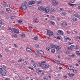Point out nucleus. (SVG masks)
Instances as JSON below:
<instances>
[{"label":"nucleus","mask_w":80,"mask_h":80,"mask_svg":"<svg viewBox=\"0 0 80 80\" xmlns=\"http://www.w3.org/2000/svg\"><path fill=\"white\" fill-rule=\"evenodd\" d=\"M26 50L28 52H32V50L30 49V48H26Z\"/></svg>","instance_id":"ddd939ff"},{"label":"nucleus","mask_w":80,"mask_h":80,"mask_svg":"<svg viewBox=\"0 0 80 80\" xmlns=\"http://www.w3.org/2000/svg\"><path fill=\"white\" fill-rule=\"evenodd\" d=\"M62 68L61 67H59V70H61Z\"/></svg>","instance_id":"69168bd1"},{"label":"nucleus","mask_w":80,"mask_h":80,"mask_svg":"<svg viewBox=\"0 0 80 80\" xmlns=\"http://www.w3.org/2000/svg\"><path fill=\"white\" fill-rule=\"evenodd\" d=\"M69 5H70V6H72L73 4H71V3H68Z\"/></svg>","instance_id":"5fc2aeb1"},{"label":"nucleus","mask_w":80,"mask_h":80,"mask_svg":"<svg viewBox=\"0 0 80 80\" xmlns=\"http://www.w3.org/2000/svg\"><path fill=\"white\" fill-rule=\"evenodd\" d=\"M53 61L55 62V63H58L59 64L60 63V62L59 61L55 59H53Z\"/></svg>","instance_id":"dca6fc26"},{"label":"nucleus","mask_w":80,"mask_h":80,"mask_svg":"<svg viewBox=\"0 0 80 80\" xmlns=\"http://www.w3.org/2000/svg\"><path fill=\"white\" fill-rule=\"evenodd\" d=\"M3 5H4L5 7H8V4L7 3L3 4Z\"/></svg>","instance_id":"473e14b6"},{"label":"nucleus","mask_w":80,"mask_h":80,"mask_svg":"<svg viewBox=\"0 0 80 80\" xmlns=\"http://www.w3.org/2000/svg\"><path fill=\"white\" fill-rule=\"evenodd\" d=\"M25 35L24 34H21V37H22V38H23L25 37Z\"/></svg>","instance_id":"cd10ccee"},{"label":"nucleus","mask_w":80,"mask_h":80,"mask_svg":"<svg viewBox=\"0 0 80 80\" xmlns=\"http://www.w3.org/2000/svg\"><path fill=\"white\" fill-rule=\"evenodd\" d=\"M78 62L79 63H80V59H79L78 60Z\"/></svg>","instance_id":"774afa93"},{"label":"nucleus","mask_w":80,"mask_h":80,"mask_svg":"<svg viewBox=\"0 0 80 80\" xmlns=\"http://www.w3.org/2000/svg\"><path fill=\"white\" fill-rule=\"evenodd\" d=\"M73 42H68V44L69 45H71L72 44H73Z\"/></svg>","instance_id":"e433bc0d"},{"label":"nucleus","mask_w":80,"mask_h":80,"mask_svg":"<svg viewBox=\"0 0 80 80\" xmlns=\"http://www.w3.org/2000/svg\"><path fill=\"white\" fill-rule=\"evenodd\" d=\"M18 23H22V21L18 20Z\"/></svg>","instance_id":"de8ad7c7"},{"label":"nucleus","mask_w":80,"mask_h":80,"mask_svg":"<svg viewBox=\"0 0 80 80\" xmlns=\"http://www.w3.org/2000/svg\"><path fill=\"white\" fill-rule=\"evenodd\" d=\"M1 13L2 15H4V12L3 11H1Z\"/></svg>","instance_id":"09e8293b"},{"label":"nucleus","mask_w":80,"mask_h":80,"mask_svg":"<svg viewBox=\"0 0 80 80\" xmlns=\"http://www.w3.org/2000/svg\"><path fill=\"white\" fill-rule=\"evenodd\" d=\"M45 66L46 65H45V64H42V67L43 68H45Z\"/></svg>","instance_id":"2f4dec72"},{"label":"nucleus","mask_w":80,"mask_h":80,"mask_svg":"<svg viewBox=\"0 0 80 80\" xmlns=\"http://www.w3.org/2000/svg\"><path fill=\"white\" fill-rule=\"evenodd\" d=\"M14 18H14V16H12L11 17V19H14Z\"/></svg>","instance_id":"13d9d810"},{"label":"nucleus","mask_w":80,"mask_h":80,"mask_svg":"<svg viewBox=\"0 0 80 80\" xmlns=\"http://www.w3.org/2000/svg\"><path fill=\"white\" fill-rule=\"evenodd\" d=\"M62 14L63 15H65V12H62Z\"/></svg>","instance_id":"052dcab7"},{"label":"nucleus","mask_w":80,"mask_h":80,"mask_svg":"<svg viewBox=\"0 0 80 80\" xmlns=\"http://www.w3.org/2000/svg\"><path fill=\"white\" fill-rule=\"evenodd\" d=\"M77 17H78V18H80V15H78V16H77Z\"/></svg>","instance_id":"e2e57ef3"},{"label":"nucleus","mask_w":80,"mask_h":80,"mask_svg":"<svg viewBox=\"0 0 80 80\" xmlns=\"http://www.w3.org/2000/svg\"><path fill=\"white\" fill-rule=\"evenodd\" d=\"M71 66H68V68L69 70H71Z\"/></svg>","instance_id":"680f3d73"},{"label":"nucleus","mask_w":80,"mask_h":80,"mask_svg":"<svg viewBox=\"0 0 80 80\" xmlns=\"http://www.w3.org/2000/svg\"><path fill=\"white\" fill-rule=\"evenodd\" d=\"M36 72L38 73H40L42 72V70L38 69L37 70Z\"/></svg>","instance_id":"aec40b11"},{"label":"nucleus","mask_w":80,"mask_h":80,"mask_svg":"<svg viewBox=\"0 0 80 80\" xmlns=\"http://www.w3.org/2000/svg\"><path fill=\"white\" fill-rule=\"evenodd\" d=\"M78 15V14H74V16H75V17H77Z\"/></svg>","instance_id":"0e129e2a"},{"label":"nucleus","mask_w":80,"mask_h":80,"mask_svg":"<svg viewBox=\"0 0 80 80\" xmlns=\"http://www.w3.org/2000/svg\"><path fill=\"white\" fill-rule=\"evenodd\" d=\"M14 33H19V31L18 29H17L15 28H13L12 29Z\"/></svg>","instance_id":"39448f33"},{"label":"nucleus","mask_w":80,"mask_h":80,"mask_svg":"<svg viewBox=\"0 0 80 80\" xmlns=\"http://www.w3.org/2000/svg\"><path fill=\"white\" fill-rule=\"evenodd\" d=\"M2 68H6L5 66V65H3Z\"/></svg>","instance_id":"6e6d98bb"},{"label":"nucleus","mask_w":80,"mask_h":80,"mask_svg":"<svg viewBox=\"0 0 80 80\" xmlns=\"http://www.w3.org/2000/svg\"><path fill=\"white\" fill-rule=\"evenodd\" d=\"M73 73H77V71L76 70H73Z\"/></svg>","instance_id":"ea45409f"},{"label":"nucleus","mask_w":80,"mask_h":80,"mask_svg":"<svg viewBox=\"0 0 80 80\" xmlns=\"http://www.w3.org/2000/svg\"><path fill=\"white\" fill-rule=\"evenodd\" d=\"M58 32L59 33H60L61 35H63V32L62 31V30H59L58 31Z\"/></svg>","instance_id":"f3484780"},{"label":"nucleus","mask_w":80,"mask_h":80,"mask_svg":"<svg viewBox=\"0 0 80 80\" xmlns=\"http://www.w3.org/2000/svg\"><path fill=\"white\" fill-rule=\"evenodd\" d=\"M57 46L55 45H53L52 44H51V48H57Z\"/></svg>","instance_id":"f8f14e48"},{"label":"nucleus","mask_w":80,"mask_h":80,"mask_svg":"<svg viewBox=\"0 0 80 80\" xmlns=\"http://www.w3.org/2000/svg\"><path fill=\"white\" fill-rule=\"evenodd\" d=\"M75 48V49H78V46L77 45H76Z\"/></svg>","instance_id":"a19ab883"},{"label":"nucleus","mask_w":80,"mask_h":80,"mask_svg":"<svg viewBox=\"0 0 80 80\" xmlns=\"http://www.w3.org/2000/svg\"><path fill=\"white\" fill-rule=\"evenodd\" d=\"M7 73V71L5 70H2L0 71V73L1 74L2 77L5 76L6 73Z\"/></svg>","instance_id":"f03ea898"},{"label":"nucleus","mask_w":80,"mask_h":80,"mask_svg":"<svg viewBox=\"0 0 80 80\" xmlns=\"http://www.w3.org/2000/svg\"><path fill=\"white\" fill-rule=\"evenodd\" d=\"M24 5H27V2L25 1L24 2Z\"/></svg>","instance_id":"8fccbe9b"},{"label":"nucleus","mask_w":80,"mask_h":80,"mask_svg":"<svg viewBox=\"0 0 80 80\" xmlns=\"http://www.w3.org/2000/svg\"><path fill=\"white\" fill-rule=\"evenodd\" d=\"M57 9L55 8H51V12H54L56 11Z\"/></svg>","instance_id":"9d476101"},{"label":"nucleus","mask_w":80,"mask_h":80,"mask_svg":"<svg viewBox=\"0 0 80 80\" xmlns=\"http://www.w3.org/2000/svg\"><path fill=\"white\" fill-rule=\"evenodd\" d=\"M69 57H75V55L72 54V55L69 56Z\"/></svg>","instance_id":"4c0bfd02"},{"label":"nucleus","mask_w":80,"mask_h":80,"mask_svg":"<svg viewBox=\"0 0 80 80\" xmlns=\"http://www.w3.org/2000/svg\"><path fill=\"white\" fill-rule=\"evenodd\" d=\"M51 52L52 53H55V50L54 49H52L51 50Z\"/></svg>","instance_id":"a878e982"},{"label":"nucleus","mask_w":80,"mask_h":80,"mask_svg":"<svg viewBox=\"0 0 80 80\" xmlns=\"http://www.w3.org/2000/svg\"><path fill=\"white\" fill-rule=\"evenodd\" d=\"M76 53H77V54H78V55H80V53H79V51H77L76 52Z\"/></svg>","instance_id":"f704fd0d"},{"label":"nucleus","mask_w":80,"mask_h":80,"mask_svg":"<svg viewBox=\"0 0 80 80\" xmlns=\"http://www.w3.org/2000/svg\"><path fill=\"white\" fill-rule=\"evenodd\" d=\"M45 73V71L43 72L42 73V74L41 75H42V76L43 75H44V73Z\"/></svg>","instance_id":"bf43d9fd"},{"label":"nucleus","mask_w":80,"mask_h":80,"mask_svg":"<svg viewBox=\"0 0 80 80\" xmlns=\"http://www.w3.org/2000/svg\"><path fill=\"white\" fill-rule=\"evenodd\" d=\"M57 39H58V40H60V38L59 37H57Z\"/></svg>","instance_id":"603ef678"},{"label":"nucleus","mask_w":80,"mask_h":80,"mask_svg":"<svg viewBox=\"0 0 80 80\" xmlns=\"http://www.w3.org/2000/svg\"><path fill=\"white\" fill-rule=\"evenodd\" d=\"M67 38V39L68 40H69V41H70L71 40V39H70V38Z\"/></svg>","instance_id":"4d7b16f0"},{"label":"nucleus","mask_w":80,"mask_h":80,"mask_svg":"<svg viewBox=\"0 0 80 80\" xmlns=\"http://www.w3.org/2000/svg\"><path fill=\"white\" fill-rule=\"evenodd\" d=\"M15 77V78L16 80H18L19 79V77H18V75L16 76Z\"/></svg>","instance_id":"5701e85b"},{"label":"nucleus","mask_w":80,"mask_h":80,"mask_svg":"<svg viewBox=\"0 0 80 80\" xmlns=\"http://www.w3.org/2000/svg\"><path fill=\"white\" fill-rule=\"evenodd\" d=\"M47 34L50 36H52L53 35V32L50 30H48L47 29Z\"/></svg>","instance_id":"f257e3e1"},{"label":"nucleus","mask_w":80,"mask_h":80,"mask_svg":"<svg viewBox=\"0 0 80 80\" xmlns=\"http://www.w3.org/2000/svg\"><path fill=\"white\" fill-rule=\"evenodd\" d=\"M66 53H69V51H67L66 52Z\"/></svg>","instance_id":"338daca9"},{"label":"nucleus","mask_w":80,"mask_h":80,"mask_svg":"<svg viewBox=\"0 0 80 80\" xmlns=\"http://www.w3.org/2000/svg\"><path fill=\"white\" fill-rule=\"evenodd\" d=\"M50 10V7L46 8H43V11L45 13H48Z\"/></svg>","instance_id":"7ed1b4c3"},{"label":"nucleus","mask_w":80,"mask_h":80,"mask_svg":"<svg viewBox=\"0 0 80 80\" xmlns=\"http://www.w3.org/2000/svg\"><path fill=\"white\" fill-rule=\"evenodd\" d=\"M38 67H42V63H38Z\"/></svg>","instance_id":"bb28decb"},{"label":"nucleus","mask_w":80,"mask_h":80,"mask_svg":"<svg viewBox=\"0 0 80 80\" xmlns=\"http://www.w3.org/2000/svg\"><path fill=\"white\" fill-rule=\"evenodd\" d=\"M42 1L38 2L37 3V4L39 5V4H41V3H42Z\"/></svg>","instance_id":"c756f323"},{"label":"nucleus","mask_w":80,"mask_h":80,"mask_svg":"<svg viewBox=\"0 0 80 80\" xmlns=\"http://www.w3.org/2000/svg\"><path fill=\"white\" fill-rule=\"evenodd\" d=\"M43 78L44 80H47V77H44Z\"/></svg>","instance_id":"37998d69"},{"label":"nucleus","mask_w":80,"mask_h":80,"mask_svg":"<svg viewBox=\"0 0 80 80\" xmlns=\"http://www.w3.org/2000/svg\"><path fill=\"white\" fill-rule=\"evenodd\" d=\"M52 3L54 5H58V2H56L55 0L53 1Z\"/></svg>","instance_id":"423d86ee"},{"label":"nucleus","mask_w":80,"mask_h":80,"mask_svg":"<svg viewBox=\"0 0 80 80\" xmlns=\"http://www.w3.org/2000/svg\"><path fill=\"white\" fill-rule=\"evenodd\" d=\"M38 53H40L41 55H43V54H44V52H43V51L41 50H38Z\"/></svg>","instance_id":"6e6552de"},{"label":"nucleus","mask_w":80,"mask_h":80,"mask_svg":"<svg viewBox=\"0 0 80 80\" xmlns=\"http://www.w3.org/2000/svg\"><path fill=\"white\" fill-rule=\"evenodd\" d=\"M27 63V61H25V62L23 63V64L24 65H26Z\"/></svg>","instance_id":"864d4df0"},{"label":"nucleus","mask_w":80,"mask_h":80,"mask_svg":"<svg viewBox=\"0 0 80 80\" xmlns=\"http://www.w3.org/2000/svg\"><path fill=\"white\" fill-rule=\"evenodd\" d=\"M35 1H29V3H28V4L29 5H32L33 4H35Z\"/></svg>","instance_id":"0eeeda50"},{"label":"nucleus","mask_w":80,"mask_h":80,"mask_svg":"<svg viewBox=\"0 0 80 80\" xmlns=\"http://www.w3.org/2000/svg\"><path fill=\"white\" fill-rule=\"evenodd\" d=\"M2 22L0 20V26H1V27H4V26H5V24L2 23Z\"/></svg>","instance_id":"9b49d317"},{"label":"nucleus","mask_w":80,"mask_h":80,"mask_svg":"<svg viewBox=\"0 0 80 80\" xmlns=\"http://www.w3.org/2000/svg\"><path fill=\"white\" fill-rule=\"evenodd\" d=\"M77 20V18H73L71 20V22H76Z\"/></svg>","instance_id":"1a4fd4ad"},{"label":"nucleus","mask_w":80,"mask_h":80,"mask_svg":"<svg viewBox=\"0 0 80 80\" xmlns=\"http://www.w3.org/2000/svg\"><path fill=\"white\" fill-rule=\"evenodd\" d=\"M62 27H66L67 25V24L66 22H64L62 23Z\"/></svg>","instance_id":"4468645a"},{"label":"nucleus","mask_w":80,"mask_h":80,"mask_svg":"<svg viewBox=\"0 0 80 80\" xmlns=\"http://www.w3.org/2000/svg\"><path fill=\"white\" fill-rule=\"evenodd\" d=\"M68 74L70 77H73L75 75L74 74H72L71 73H68Z\"/></svg>","instance_id":"2eb2a0df"},{"label":"nucleus","mask_w":80,"mask_h":80,"mask_svg":"<svg viewBox=\"0 0 80 80\" xmlns=\"http://www.w3.org/2000/svg\"><path fill=\"white\" fill-rule=\"evenodd\" d=\"M6 11L8 12H12V10L10 8H7L6 9Z\"/></svg>","instance_id":"6ab92c4d"},{"label":"nucleus","mask_w":80,"mask_h":80,"mask_svg":"<svg viewBox=\"0 0 80 80\" xmlns=\"http://www.w3.org/2000/svg\"><path fill=\"white\" fill-rule=\"evenodd\" d=\"M34 21L36 22V23H37V22L38 21V20L37 19V18H34Z\"/></svg>","instance_id":"4be33fe9"},{"label":"nucleus","mask_w":80,"mask_h":80,"mask_svg":"<svg viewBox=\"0 0 80 80\" xmlns=\"http://www.w3.org/2000/svg\"><path fill=\"white\" fill-rule=\"evenodd\" d=\"M46 50L48 51H49L50 50V48H49V47H48L46 48Z\"/></svg>","instance_id":"7c9ffc66"},{"label":"nucleus","mask_w":80,"mask_h":80,"mask_svg":"<svg viewBox=\"0 0 80 80\" xmlns=\"http://www.w3.org/2000/svg\"><path fill=\"white\" fill-rule=\"evenodd\" d=\"M74 69H75V68H73V67H72L71 66V70H74Z\"/></svg>","instance_id":"a18cd8bd"},{"label":"nucleus","mask_w":80,"mask_h":80,"mask_svg":"<svg viewBox=\"0 0 80 80\" xmlns=\"http://www.w3.org/2000/svg\"><path fill=\"white\" fill-rule=\"evenodd\" d=\"M39 47V45L38 44H36V47L38 48Z\"/></svg>","instance_id":"49530a36"},{"label":"nucleus","mask_w":80,"mask_h":80,"mask_svg":"<svg viewBox=\"0 0 80 80\" xmlns=\"http://www.w3.org/2000/svg\"><path fill=\"white\" fill-rule=\"evenodd\" d=\"M50 67V65H46L45 68H48Z\"/></svg>","instance_id":"c9c22d12"},{"label":"nucleus","mask_w":80,"mask_h":80,"mask_svg":"<svg viewBox=\"0 0 80 80\" xmlns=\"http://www.w3.org/2000/svg\"><path fill=\"white\" fill-rule=\"evenodd\" d=\"M49 23H51V24H52V25H54L55 24V22L52 21H50Z\"/></svg>","instance_id":"c85d7f7f"},{"label":"nucleus","mask_w":80,"mask_h":80,"mask_svg":"<svg viewBox=\"0 0 80 80\" xmlns=\"http://www.w3.org/2000/svg\"><path fill=\"white\" fill-rule=\"evenodd\" d=\"M28 68H29V69H31L32 70H34V69H33V68H31V67H28Z\"/></svg>","instance_id":"58836bf2"},{"label":"nucleus","mask_w":80,"mask_h":80,"mask_svg":"<svg viewBox=\"0 0 80 80\" xmlns=\"http://www.w3.org/2000/svg\"><path fill=\"white\" fill-rule=\"evenodd\" d=\"M38 10H43V8L42 6H41L40 7H39L38 8Z\"/></svg>","instance_id":"412c9836"},{"label":"nucleus","mask_w":80,"mask_h":80,"mask_svg":"<svg viewBox=\"0 0 80 80\" xmlns=\"http://www.w3.org/2000/svg\"><path fill=\"white\" fill-rule=\"evenodd\" d=\"M63 78H64V79H65L67 78V76H63Z\"/></svg>","instance_id":"c03bdc74"},{"label":"nucleus","mask_w":80,"mask_h":80,"mask_svg":"<svg viewBox=\"0 0 80 80\" xmlns=\"http://www.w3.org/2000/svg\"><path fill=\"white\" fill-rule=\"evenodd\" d=\"M20 9L21 10H27V6L25 5H23L22 7H20Z\"/></svg>","instance_id":"20e7f679"},{"label":"nucleus","mask_w":80,"mask_h":80,"mask_svg":"<svg viewBox=\"0 0 80 80\" xmlns=\"http://www.w3.org/2000/svg\"><path fill=\"white\" fill-rule=\"evenodd\" d=\"M56 50H57V51H58V50H59V49H60V48H61V47H59V46H57L56 47Z\"/></svg>","instance_id":"b1692460"},{"label":"nucleus","mask_w":80,"mask_h":80,"mask_svg":"<svg viewBox=\"0 0 80 80\" xmlns=\"http://www.w3.org/2000/svg\"><path fill=\"white\" fill-rule=\"evenodd\" d=\"M33 66L34 67H38V64L37 63H35L33 64Z\"/></svg>","instance_id":"a211bd4d"},{"label":"nucleus","mask_w":80,"mask_h":80,"mask_svg":"<svg viewBox=\"0 0 80 80\" xmlns=\"http://www.w3.org/2000/svg\"><path fill=\"white\" fill-rule=\"evenodd\" d=\"M12 36V37H15V38H16V37H17V35L15 34H13Z\"/></svg>","instance_id":"393cba45"},{"label":"nucleus","mask_w":80,"mask_h":80,"mask_svg":"<svg viewBox=\"0 0 80 80\" xmlns=\"http://www.w3.org/2000/svg\"><path fill=\"white\" fill-rule=\"evenodd\" d=\"M74 47H75V46H74V45H72L70 46V48H74Z\"/></svg>","instance_id":"79ce46f5"},{"label":"nucleus","mask_w":80,"mask_h":80,"mask_svg":"<svg viewBox=\"0 0 80 80\" xmlns=\"http://www.w3.org/2000/svg\"><path fill=\"white\" fill-rule=\"evenodd\" d=\"M77 39H78V40H80V37L79 36H77L76 37Z\"/></svg>","instance_id":"3c124183"},{"label":"nucleus","mask_w":80,"mask_h":80,"mask_svg":"<svg viewBox=\"0 0 80 80\" xmlns=\"http://www.w3.org/2000/svg\"><path fill=\"white\" fill-rule=\"evenodd\" d=\"M38 38L37 37H36L34 38L33 39L34 40H38Z\"/></svg>","instance_id":"72a5a7b5"}]
</instances>
